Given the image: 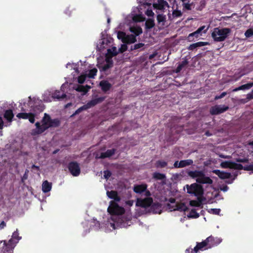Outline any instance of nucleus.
<instances>
[{
    "instance_id": "1",
    "label": "nucleus",
    "mask_w": 253,
    "mask_h": 253,
    "mask_svg": "<svg viewBox=\"0 0 253 253\" xmlns=\"http://www.w3.org/2000/svg\"><path fill=\"white\" fill-rule=\"evenodd\" d=\"M51 121L50 116L46 113L44 114V117L42 118L41 123L37 122L35 124L36 128L32 130V134L34 135L41 134L45 131L47 129L45 128L50 125V123Z\"/></svg>"
},
{
    "instance_id": "2",
    "label": "nucleus",
    "mask_w": 253,
    "mask_h": 253,
    "mask_svg": "<svg viewBox=\"0 0 253 253\" xmlns=\"http://www.w3.org/2000/svg\"><path fill=\"white\" fill-rule=\"evenodd\" d=\"M230 32L231 30L229 28H215L211 33V37L216 42H222L225 40Z\"/></svg>"
},
{
    "instance_id": "3",
    "label": "nucleus",
    "mask_w": 253,
    "mask_h": 253,
    "mask_svg": "<svg viewBox=\"0 0 253 253\" xmlns=\"http://www.w3.org/2000/svg\"><path fill=\"white\" fill-rule=\"evenodd\" d=\"M185 186L188 194L196 197H203L204 190L201 185L194 183L190 185L187 184Z\"/></svg>"
},
{
    "instance_id": "4",
    "label": "nucleus",
    "mask_w": 253,
    "mask_h": 253,
    "mask_svg": "<svg viewBox=\"0 0 253 253\" xmlns=\"http://www.w3.org/2000/svg\"><path fill=\"white\" fill-rule=\"evenodd\" d=\"M107 210L111 215H122L125 211L124 208L120 207L114 201L110 202V205Z\"/></svg>"
},
{
    "instance_id": "5",
    "label": "nucleus",
    "mask_w": 253,
    "mask_h": 253,
    "mask_svg": "<svg viewBox=\"0 0 253 253\" xmlns=\"http://www.w3.org/2000/svg\"><path fill=\"white\" fill-rule=\"evenodd\" d=\"M208 29H206L205 26L199 27L196 31L190 33L187 37L188 41L191 42L194 41L195 39H197L199 37L202 35V33H206Z\"/></svg>"
},
{
    "instance_id": "6",
    "label": "nucleus",
    "mask_w": 253,
    "mask_h": 253,
    "mask_svg": "<svg viewBox=\"0 0 253 253\" xmlns=\"http://www.w3.org/2000/svg\"><path fill=\"white\" fill-rule=\"evenodd\" d=\"M2 242H3V247L1 250L2 253H13V249L16 245L15 243H11L12 240H9L8 241L6 240L0 241V243Z\"/></svg>"
},
{
    "instance_id": "7",
    "label": "nucleus",
    "mask_w": 253,
    "mask_h": 253,
    "mask_svg": "<svg viewBox=\"0 0 253 253\" xmlns=\"http://www.w3.org/2000/svg\"><path fill=\"white\" fill-rule=\"evenodd\" d=\"M229 109V107L225 105H215L210 109V113L212 115H217L221 114Z\"/></svg>"
},
{
    "instance_id": "8",
    "label": "nucleus",
    "mask_w": 253,
    "mask_h": 253,
    "mask_svg": "<svg viewBox=\"0 0 253 253\" xmlns=\"http://www.w3.org/2000/svg\"><path fill=\"white\" fill-rule=\"evenodd\" d=\"M70 173L74 176H78L81 173V169L79 164L77 162H70L68 166Z\"/></svg>"
},
{
    "instance_id": "9",
    "label": "nucleus",
    "mask_w": 253,
    "mask_h": 253,
    "mask_svg": "<svg viewBox=\"0 0 253 253\" xmlns=\"http://www.w3.org/2000/svg\"><path fill=\"white\" fill-rule=\"evenodd\" d=\"M208 248L211 249L213 247L216 246L221 242V240L217 237H214L210 236L206 239Z\"/></svg>"
},
{
    "instance_id": "10",
    "label": "nucleus",
    "mask_w": 253,
    "mask_h": 253,
    "mask_svg": "<svg viewBox=\"0 0 253 253\" xmlns=\"http://www.w3.org/2000/svg\"><path fill=\"white\" fill-rule=\"evenodd\" d=\"M193 164V161L192 159H187L181 160L180 161H176L173 164L174 168H182L187 166H191Z\"/></svg>"
},
{
    "instance_id": "11",
    "label": "nucleus",
    "mask_w": 253,
    "mask_h": 253,
    "mask_svg": "<svg viewBox=\"0 0 253 253\" xmlns=\"http://www.w3.org/2000/svg\"><path fill=\"white\" fill-rule=\"evenodd\" d=\"M153 203V199L151 197H147L144 199H138L136 205L142 208L150 207Z\"/></svg>"
},
{
    "instance_id": "12",
    "label": "nucleus",
    "mask_w": 253,
    "mask_h": 253,
    "mask_svg": "<svg viewBox=\"0 0 253 253\" xmlns=\"http://www.w3.org/2000/svg\"><path fill=\"white\" fill-rule=\"evenodd\" d=\"M209 249L206 240L197 243L196 246L193 249H191V253H197L199 250H205Z\"/></svg>"
},
{
    "instance_id": "13",
    "label": "nucleus",
    "mask_w": 253,
    "mask_h": 253,
    "mask_svg": "<svg viewBox=\"0 0 253 253\" xmlns=\"http://www.w3.org/2000/svg\"><path fill=\"white\" fill-rule=\"evenodd\" d=\"M197 183L200 184H211L213 183V180L209 177L206 176L204 172L202 173V176H201L198 179H196Z\"/></svg>"
},
{
    "instance_id": "14",
    "label": "nucleus",
    "mask_w": 253,
    "mask_h": 253,
    "mask_svg": "<svg viewBox=\"0 0 253 253\" xmlns=\"http://www.w3.org/2000/svg\"><path fill=\"white\" fill-rule=\"evenodd\" d=\"M105 97H100L93 99L85 104L86 107H87V109L90 108L95 106L97 104L101 103L105 100Z\"/></svg>"
},
{
    "instance_id": "15",
    "label": "nucleus",
    "mask_w": 253,
    "mask_h": 253,
    "mask_svg": "<svg viewBox=\"0 0 253 253\" xmlns=\"http://www.w3.org/2000/svg\"><path fill=\"white\" fill-rule=\"evenodd\" d=\"M99 86L103 92H107L110 90L112 85L108 81L102 80L99 83Z\"/></svg>"
},
{
    "instance_id": "16",
    "label": "nucleus",
    "mask_w": 253,
    "mask_h": 253,
    "mask_svg": "<svg viewBox=\"0 0 253 253\" xmlns=\"http://www.w3.org/2000/svg\"><path fill=\"white\" fill-rule=\"evenodd\" d=\"M153 5L154 8L161 10L165 9L166 7L169 6L168 2L164 0H158V2L154 3Z\"/></svg>"
},
{
    "instance_id": "17",
    "label": "nucleus",
    "mask_w": 253,
    "mask_h": 253,
    "mask_svg": "<svg viewBox=\"0 0 253 253\" xmlns=\"http://www.w3.org/2000/svg\"><path fill=\"white\" fill-rule=\"evenodd\" d=\"M212 172L222 179H229L231 177V174L229 172L222 171L219 169L213 170Z\"/></svg>"
},
{
    "instance_id": "18",
    "label": "nucleus",
    "mask_w": 253,
    "mask_h": 253,
    "mask_svg": "<svg viewBox=\"0 0 253 253\" xmlns=\"http://www.w3.org/2000/svg\"><path fill=\"white\" fill-rule=\"evenodd\" d=\"M107 196L111 199H113L115 202H120L121 198L118 195V193L117 191L111 190L110 191H107L106 192Z\"/></svg>"
},
{
    "instance_id": "19",
    "label": "nucleus",
    "mask_w": 253,
    "mask_h": 253,
    "mask_svg": "<svg viewBox=\"0 0 253 253\" xmlns=\"http://www.w3.org/2000/svg\"><path fill=\"white\" fill-rule=\"evenodd\" d=\"M31 111L35 112H42L44 109V106L41 101H39L37 103L35 102L34 105L31 106Z\"/></svg>"
},
{
    "instance_id": "20",
    "label": "nucleus",
    "mask_w": 253,
    "mask_h": 253,
    "mask_svg": "<svg viewBox=\"0 0 253 253\" xmlns=\"http://www.w3.org/2000/svg\"><path fill=\"white\" fill-rule=\"evenodd\" d=\"M204 171L202 170H195L194 171L189 170L187 171V174L192 178L198 179L201 176H202V173Z\"/></svg>"
},
{
    "instance_id": "21",
    "label": "nucleus",
    "mask_w": 253,
    "mask_h": 253,
    "mask_svg": "<svg viewBox=\"0 0 253 253\" xmlns=\"http://www.w3.org/2000/svg\"><path fill=\"white\" fill-rule=\"evenodd\" d=\"M147 185L146 184L136 185L133 187V191L136 193L141 194L146 191Z\"/></svg>"
},
{
    "instance_id": "22",
    "label": "nucleus",
    "mask_w": 253,
    "mask_h": 253,
    "mask_svg": "<svg viewBox=\"0 0 253 253\" xmlns=\"http://www.w3.org/2000/svg\"><path fill=\"white\" fill-rule=\"evenodd\" d=\"M115 149H108L106 152L101 153L99 158L100 159L109 158L115 154Z\"/></svg>"
},
{
    "instance_id": "23",
    "label": "nucleus",
    "mask_w": 253,
    "mask_h": 253,
    "mask_svg": "<svg viewBox=\"0 0 253 253\" xmlns=\"http://www.w3.org/2000/svg\"><path fill=\"white\" fill-rule=\"evenodd\" d=\"M3 117L8 122H11L14 117V114L11 109H8L5 111Z\"/></svg>"
},
{
    "instance_id": "24",
    "label": "nucleus",
    "mask_w": 253,
    "mask_h": 253,
    "mask_svg": "<svg viewBox=\"0 0 253 253\" xmlns=\"http://www.w3.org/2000/svg\"><path fill=\"white\" fill-rule=\"evenodd\" d=\"M208 44L207 42H199L193 44H190L188 47V49L189 50H193L197 47L203 46Z\"/></svg>"
},
{
    "instance_id": "25",
    "label": "nucleus",
    "mask_w": 253,
    "mask_h": 253,
    "mask_svg": "<svg viewBox=\"0 0 253 253\" xmlns=\"http://www.w3.org/2000/svg\"><path fill=\"white\" fill-rule=\"evenodd\" d=\"M52 184L45 180L43 182L42 184V190L44 193H47L50 191L51 189Z\"/></svg>"
},
{
    "instance_id": "26",
    "label": "nucleus",
    "mask_w": 253,
    "mask_h": 253,
    "mask_svg": "<svg viewBox=\"0 0 253 253\" xmlns=\"http://www.w3.org/2000/svg\"><path fill=\"white\" fill-rule=\"evenodd\" d=\"M197 200H191L190 201V205L192 207H199L201 206L203 200V197H197Z\"/></svg>"
},
{
    "instance_id": "27",
    "label": "nucleus",
    "mask_w": 253,
    "mask_h": 253,
    "mask_svg": "<svg viewBox=\"0 0 253 253\" xmlns=\"http://www.w3.org/2000/svg\"><path fill=\"white\" fill-rule=\"evenodd\" d=\"M67 96L65 93H61V91L59 90H56L52 95V97L54 99H57L58 100L64 99Z\"/></svg>"
},
{
    "instance_id": "28",
    "label": "nucleus",
    "mask_w": 253,
    "mask_h": 253,
    "mask_svg": "<svg viewBox=\"0 0 253 253\" xmlns=\"http://www.w3.org/2000/svg\"><path fill=\"white\" fill-rule=\"evenodd\" d=\"M21 239V237L19 236L18 230L14 231L12 235V238L10 240H12L11 243H15V245L18 243L19 241Z\"/></svg>"
},
{
    "instance_id": "29",
    "label": "nucleus",
    "mask_w": 253,
    "mask_h": 253,
    "mask_svg": "<svg viewBox=\"0 0 253 253\" xmlns=\"http://www.w3.org/2000/svg\"><path fill=\"white\" fill-rule=\"evenodd\" d=\"M136 42V38L135 36L131 34L126 35V40L124 41V43H133Z\"/></svg>"
},
{
    "instance_id": "30",
    "label": "nucleus",
    "mask_w": 253,
    "mask_h": 253,
    "mask_svg": "<svg viewBox=\"0 0 253 253\" xmlns=\"http://www.w3.org/2000/svg\"><path fill=\"white\" fill-rule=\"evenodd\" d=\"M118 53L117 48L115 46L112 47L111 48L107 49V55L110 56L112 58L113 57L116 56Z\"/></svg>"
},
{
    "instance_id": "31",
    "label": "nucleus",
    "mask_w": 253,
    "mask_h": 253,
    "mask_svg": "<svg viewBox=\"0 0 253 253\" xmlns=\"http://www.w3.org/2000/svg\"><path fill=\"white\" fill-rule=\"evenodd\" d=\"M145 29H151L155 26L154 20L153 19H148L145 23Z\"/></svg>"
},
{
    "instance_id": "32",
    "label": "nucleus",
    "mask_w": 253,
    "mask_h": 253,
    "mask_svg": "<svg viewBox=\"0 0 253 253\" xmlns=\"http://www.w3.org/2000/svg\"><path fill=\"white\" fill-rule=\"evenodd\" d=\"M89 88H90V86L88 85H86L85 86L79 85L76 88V90L79 92H82L84 93H86L88 92Z\"/></svg>"
},
{
    "instance_id": "33",
    "label": "nucleus",
    "mask_w": 253,
    "mask_h": 253,
    "mask_svg": "<svg viewBox=\"0 0 253 253\" xmlns=\"http://www.w3.org/2000/svg\"><path fill=\"white\" fill-rule=\"evenodd\" d=\"M60 125V121L58 119H51V121L50 123V125L46 127L45 129H48L51 127H58Z\"/></svg>"
},
{
    "instance_id": "34",
    "label": "nucleus",
    "mask_w": 253,
    "mask_h": 253,
    "mask_svg": "<svg viewBox=\"0 0 253 253\" xmlns=\"http://www.w3.org/2000/svg\"><path fill=\"white\" fill-rule=\"evenodd\" d=\"M188 63V62L187 60H184L182 61L181 63H180L175 69V73H179L183 68H184L185 66H186Z\"/></svg>"
},
{
    "instance_id": "35",
    "label": "nucleus",
    "mask_w": 253,
    "mask_h": 253,
    "mask_svg": "<svg viewBox=\"0 0 253 253\" xmlns=\"http://www.w3.org/2000/svg\"><path fill=\"white\" fill-rule=\"evenodd\" d=\"M153 178L156 180H163L166 178L165 174L155 172L153 174Z\"/></svg>"
},
{
    "instance_id": "36",
    "label": "nucleus",
    "mask_w": 253,
    "mask_h": 253,
    "mask_svg": "<svg viewBox=\"0 0 253 253\" xmlns=\"http://www.w3.org/2000/svg\"><path fill=\"white\" fill-rule=\"evenodd\" d=\"M157 20L159 24L162 23V25L164 26V23L166 21V16L161 14H158L157 16Z\"/></svg>"
},
{
    "instance_id": "37",
    "label": "nucleus",
    "mask_w": 253,
    "mask_h": 253,
    "mask_svg": "<svg viewBox=\"0 0 253 253\" xmlns=\"http://www.w3.org/2000/svg\"><path fill=\"white\" fill-rule=\"evenodd\" d=\"M130 31L135 34V37L142 33V30L140 27L131 28Z\"/></svg>"
},
{
    "instance_id": "38",
    "label": "nucleus",
    "mask_w": 253,
    "mask_h": 253,
    "mask_svg": "<svg viewBox=\"0 0 253 253\" xmlns=\"http://www.w3.org/2000/svg\"><path fill=\"white\" fill-rule=\"evenodd\" d=\"M183 126H174L173 127H172L170 128V130H171V133H173V131H174L175 133H176V134H179L183 130Z\"/></svg>"
},
{
    "instance_id": "39",
    "label": "nucleus",
    "mask_w": 253,
    "mask_h": 253,
    "mask_svg": "<svg viewBox=\"0 0 253 253\" xmlns=\"http://www.w3.org/2000/svg\"><path fill=\"white\" fill-rule=\"evenodd\" d=\"M156 167L159 168H164L168 165L167 162L162 160H158L156 163Z\"/></svg>"
},
{
    "instance_id": "40",
    "label": "nucleus",
    "mask_w": 253,
    "mask_h": 253,
    "mask_svg": "<svg viewBox=\"0 0 253 253\" xmlns=\"http://www.w3.org/2000/svg\"><path fill=\"white\" fill-rule=\"evenodd\" d=\"M97 72L96 68H93L88 71V73L86 75L87 77L89 78H94Z\"/></svg>"
},
{
    "instance_id": "41",
    "label": "nucleus",
    "mask_w": 253,
    "mask_h": 253,
    "mask_svg": "<svg viewBox=\"0 0 253 253\" xmlns=\"http://www.w3.org/2000/svg\"><path fill=\"white\" fill-rule=\"evenodd\" d=\"M176 210L180 211H185L188 210V208L184 203H180L176 205Z\"/></svg>"
},
{
    "instance_id": "42",
    "label": "nucleus",
    "mask_w": 253,
    "mask_h": 253,
    "mask_svg": "<svg viewBox=\"0 0 253 253\" xmlns=\"http://www.w3.org/2000/svg\"><path fill=\"white\" fill-rule=\"evenodd\" d=\"M233 162L225 161L221 163V166L223 168L232 169Z\"/></svg>"
},
{
    "instance_id": "43",
    "label": "nucleus",
    "mask_w": 253,
    "mask_h": 253,
    "mask_svg": "<svg viewBox=\"0 0 253 253\" xmlns=\"http://www.w3.org/2000/svg\"><path fill=\"white\" fill-rule=\"evenodd\" d=\"M188 217L194 218H197L199 217V214L197 213L195 209H192L190 211Z\"/></svg>"
},
{
    "instance_id": "44",
    "label": "nucleus",
    "mask_w": 253,
    "mask_h": 253,
    "mask_svg": "<svg viewBox=\"0 0 253 253\" xmlns=\"http://www.w3.org/2000/svg\"><path fill=\"white\" fill-rule=\"evenodd\" d=\"M126 34L122 31H119L117 34V37L119 39L121 40L123 42H124V41L126 40Z\"/></svg>"
},
{
    "instance_id": "45",
    "label": "nucleus",
    "mask_w": 253,
    "mask_h": 253,
    "mask_svg": "<svg viewBox=\"0 0 253 253\" xmlns=\"http://www.w3.org/2000/svg\"><path fill=\"white\" fill-rule=\"evenodd\" d=\"M29 115H31L30 113H20L16 115V117L19 119H27Z\"/></svg>"
},
{
    "instance_id": "46",
    "label": "nucleus",
    "mask_w": 253,
    "mask_h": 253,
    "mask_svg": "<svg viewBox=\"0 0 253 253\" xmlns=\"http://www.w3.org/2000/svg\"><path fill=\"white\" fill-rule=\"evenodd\" d=\"M220 211V209H210L208 210V212L215 215H219Z\"/></svg>"
},
{
    "instance_id": "47",
    "label": "nucleus",
    "mask_w": 253,
    "mask_h": 253,
    "mask_svg": "<svg viewBox=\"0 0 253 253\" xmlns=\"http://www.w3.org/2000/svg\"><path fill=\"white\" fill-rule=\"evenodd\" d=\"M232 169L238 170L244 169V166L240 164H237L235 162H233Z\"/></svg>"
},
{
    "instance_id": "48",
    "label": "nucleus",
    "mask_w": 253,
    "mask_h": 253,
    "mask_svg": "<svg viewBox=\"0 0 253 253\" xmlns=\"http://www.w3.org/2000/svg\"><path fill=\"white\" fill-rule=\"evenodd\" d=\"M144 46V43H138L135 44L131 47V50H136L143 47Z\"/></svg>"
},
{
    "instance_id": "49",
    "label": "nucleus",
    "mask_w": 253,
    "mask_h": 253,
    "mask_svg": "<svg viewBox=\"0 0 253 253\" xmlns=\"http://www.w3.org/2000/svg\"><path fill=\"white\" fill-rule=\"evenodd\" d=\"M86 74L80 75L78 78V83L80 84H83L86 80Z\"/></svg>"
},
{
    "instance_id": "50",
    "label": "nucleus",
    "mask_w": 253,
    "mask_h": 253,
    "mask_svg": "<svg viewBox=\"0 0 253 253\" xmlns=\"http://www.w3.org/2000/svg\"><path fill=\"white\" fill-rule=\"evenodd\" d=\"M243 74H240L239 73L238 74H235L231 77V79H230V81H233V82L237 81L243 76Z\"/></svg>"
},
{
    "instance_id": "51",
    "label": "nucleus",
    "mask_w": 253,
    "mask_h": 253,
    "mask_svg": "<svg viewBox=\"0 0 253 253\" xmlns=\"http://www.w3.org/2000/svg\"><path fill=\"white\" fill-rule=\"evenodd\" d=\"M113 66V62L112 61H110V63H106L104 64L102 67V70L103 71H106L109 68H110Z\"/></svg>"
},
{
    "instance_id": "52",
    "label": "nucleus",
    "mask_w": 253,
    "mask_h": 253,
    "mask_svg": "<svg viewBox=\"0 0 253 253\" xmlns=\"http://www.w3.org/2000/svg\"><path fill=\"white\" fill-rule=\"evenodd\" d=\"M172 16L173 17H179L182 16V12L180 10H174L172 12Z\"/></svg>"
},
{
    "instance_id": "53",
    "label": "nucleus",
    "mask_w": 253,
    "mask_h": 253,
    "mask_svg": "<svg viewBox=\"0 0 253 253\" xmlns=\"http://www.w3.org/2000/svg\"><path fill=\"white\" fill-rule=\"evenodd\" d=\"M245 35L247 38H250L253 36V30L252 29H248L245 33Z\"/></svg>"
},
{
    "instance_id": "54",
    "label": "nucleus",
    "mask_w": 253,
    "mask_h": 253,
    "mask_svg": "<svg viewBox=\"0 0 253 253\" xmlns=\"http://www.w3.org/2000/svg\"><path fill=\"white\" fill-rule=\"evenodd\" d=\"M86 109H87V107H86V105H84L82 107H81L80 108H79V109H78L75 112V113L74 114V115H77V114H79L80 113H81L82 111L83 110H86Z\"/></svg>"
},
{
    "instance_id": "55",
    "label": "nucleus",
    "mask_w": 253,
    "mask_h": 253,
    "mask_svg": "<svg viewBox=\"0 0 253 253\" xmlns=\"http://www.w3.org/2000/svg\"><path fill=\"white\" fill-rule=\"evenodd\" d=\"M244 170L247 171H253V164L249 165H245L244 166Z\"/></svg>"
},
{
    "instance_id": "56",
    "label": "nucleus",
    "mask_w": 253,
    "mask_h": 253,
    "mask_svg": "<svg viewBox=\"0 0 253 253\" xmlns=\"http://www.w3.org/2000/svg\"><path fill=\"white\" fill-rule=\"evenodd\" d=\"M31 115H29V117H28V118L27 119L29 120L30 123H34L35 122V115L34 114L30 113Z\"/></svg>"
},
{
    "instance_id": "57",
    "label": "nucleus",
    "mask_w": 253,
    "mask_h": 253,
    "mask_svg": "<svg viewBox=\"0 0 253 253\" xmlns=\"http://www.w3.org/2000/svg\"><path fill=\"white\" fill-rule=\"evenodd\" d=\"M244 90L249 89L253 86V83H250L247 84L242 85Z\"/></svg>"
},
{
    "instance_id": "58",
    "label": "nucleus",
    "mask_w": 253,
    "mask_h": 253,
    "mask_svg": "<svg viewBox=\"0 0 253 253\" xmlns=\"http://www.w3.org/2000/svg\"><path fill=\"white\" fill-rule=\"evenodd\" d=\"M182 5L183 6L184 9L186 10H190L191 9V5L189 2H184L183 3Z\"/></svg>"
},
{
    "instance_id": "59",
    "label": "nucleus",
    "mask_w": 253,
    "mask_h": 253,
    "mask_svg": "<svg viewBox=\"0 0 253 253\" xmlns=\"http://www.w3.org/2000/svg\"><path fill=\"white\" fill-rule=\"evenodd\" d=\"M111 171L108 170L104 171V177L106 179H108L111 176Z\"/></svg>"
},
{
    "instance_id": "60",
    "label": "nucleus",
    "mask_w": 253,
    "mask_h": 253,
    "mask_svg": "<svg viewBox=\"0 0 253 253\" xmlns=\"http://www.w3.org/2000/svg\"><path fill=\"white\" fill-rule=\"evenodd\" d=\"M227 94L226 92H222L219 95H216L214 97L215 100L221 99L224 97Z\"/></svg>"
},
{
    "instance_id": "61",
    "label": "nucleus",
    "mask_w": 253,
    "mask_h": 253,
    "mask_svg": "<svg viewBox=\"0 0 253 253\" xmlns=\"http://www.w3.org/2000/svg\"><path fill=\"white\" fill-rule=\"evenodd\" d=\"M246 98L248 100H251L253 99V89L250 93L247 94Z\"/></svg>"
},
{
    "instance_id": "62",
    "label": "nucleus",
    "mask_w": 253,
    "mask_h": 253,
    "mask_svg": "<svg viewBox=\"0 0 253 253\" xmlns=\"http://www.w3.org/2000/svg\"><path fill=\"white\" fill-rule=\"evenodd\" d=\"M146 14L148 16H153L154 15V12L151 9H147Z\"/></svg>"
},
{
    "instance_id": "63",
    "label": "nucleus",
    "mask_w": 253,
    "mask_h": 253,
    "mask_svg": "<svg viewBox=\"0 0 253 253\" xmlns=\"http://www.w3.org/2000/svg\"><path fill=\"white\" fill-rule=\"evenodd\" d=\"M237 162H240V163L248 162V159H240V158H239V159H237Z\"/></svg>"
},
{
    "instance_id": "64",
    "label": "nucleus",
    "mask_w": 253,
    "mask_h": 253,
    "mask_svg": "<svg viewBox=\"0 0 253 253\" xmlns=\"http://www.w3.org/2000/svg\"><path fill=\"white\" fill-rule=\"evenodd\" d=\"M71 12L72 9H71L70 7L67 8L65 11V13L69 16L71 15Z\"/></svg>"
}]
</instances>
